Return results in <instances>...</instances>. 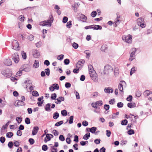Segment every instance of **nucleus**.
<instances>
[{
  "label": "nucleus",
  "instance_id": "nucleus-1",
  "mask_svg": "<svg viewBox=\"0 0 152 152\" xmlns=\"http://www.w3.org/2000/svg\"><path fill=\"white\" fill-rule=\"evenodd\" d=\"M89 72L90 76L92 79L95 82L97 81L98 80L97 75L95 71L94 70L92 65H90L88 66Z\"/></svg>",
  "mask_w": 152,
  "mask_h": 152
},
{
  "label": "nucleus",
  "instance_id": "nucleus-2",
  "mask_svg": "<svg viewBox=\"0 0 152 152\" xmlns=\"http://www.w3.org/2000/svg\"><path fill=\"white\" fill-rule=\"evenodd\" d=\"M53 19L52 15H51L49 16L48 19L40 22L39 24V26H42L50 27L52 25V23L53 22Z\"/></svg>",
  "mask_w": 152,
  "mask_h": 152
},
{
  "label": "nucleus",
  "instance_id": "nucleus-3",
  "mask_svg": "<svg viewBox=\"0 0 152 152\" xmlns=\"http://www.w3.org/2000/svg\"><path fill=\"white\" fill-rule=\"evenodd\" d=\"M113 69L112 67L109 65H106L104 67V74L105 75H108L111 72H113Z\"/></svg>",
  "mask_w": 152,
  "mask_h": 152
},
{
  "label": "nucleus",
  "instance_id": "nucleus-4",
  "mask_svg": "<svg viewBox=\"0 0 152 152\" xmlns=\"http://www.w3.org/2000/svg\"><path fill=\"white\" fill-rule=\"evenodd\" d=\"M132 37V35L128 34L127 35H124L122 37L123 40L128 43H131Z\"/></svg>",
  "mask_w": 152,
  "mask_h": 152
},
{
  "label": "nucleus",
  "instance_id": "nucleus-5",
  "mask_svg": "<svg viewBox=\"0 0 152 152\" xmlns=\"http://www.w3.org/2000/svg\"><path fill=\"white\" fill-rule=\"evenodd\" d=\"M136 49L135 48H133L132 49V52L130 53L129 59V61H132L135 58V54L136 51Z\"/></svg>",
  "mask_w": 152,
  "mask_h": 152
},
{
  "label": "nucleus",
  "instance_id": "nucleus-6",
  "mask_svg": "<svg viewBox=\"0 0 152 152\" xmlns=\"http://www.w3.org/2000/svg\"><path fill=\"white\" fill-rule=\"evenodd\" d=\"M19 45L18 42L16 40H14L12 43V48L16 50H19L20 47Z\"/></svg>",
  "mask_w": 152,
  "mask_h": 152
},
{
  "label": "nucleus",
  "instance_id": "nucleus-7",
  "mask_svg": "<svg viewBox=\"0 0 152 152\" xmlns=\"http://www.w3.org/2000/svg\"><path fill=\"white\" fill-rule=\"evenodd\" d=\"M137 22L138 26H140L142 28H145V24H144L143 19L142 18H139L137 20Z\"/></svg>",
  "mask_w": 152,
  "mask_h": 152
},
{
  "label": "nucleus",
  "instance_id": "nucleus-8",
  "mask_svg": "<svg viewBox=\"0 0 152 152\" xmlns=\"http://www.w3.org/2000/svg\"><path fill=\"white\" fill-rule=\"evenodd\" d=\"M12 59L16 64L18 63L19 61V56L17 53H14L12 55Z\"/></svg>",
  "mask_w": 152,
  "mask_h": 152
},
{
  "label": "nucleus",
  "instance_id": "nucleus-9",
  "mask_svg": "<svg viewBox=\"0 0 152 152\" xmlns=\"http://www.w3.org/2000/svg\"><path fill=\"white\" fill-rule=\"evenodd\" d=\"M1 74L5 76L9 77L12 75V73L10 72V70L8 69H5L2 71L1 72Z\"/></svg>",
  "mask_w": 152,
  "mask_h": 152
},
{
  "label": "nucleus",
  "instance_id": "nucleus-10",
  "mask_svg": "<svg viewBox=\"0 0 152 152\" xmlns=\"http://www.w3.org/2000/svg\"><path fill=\"white\" fill-rule=\"evenodd\" d=\"M126 84V83L124 81H121L120 82L119 85L118 86V88L119 91L122 93L123 94V86Z\"/></svg>",
  "mask_w": 152,
  "mask_h": 152
},
{
  "label": "nucleus",
  "instance_id": "nucleus-11",
  "mask_svg": "<svg viewBox=\"0 0 152 152\" xmlns=\"http://www.w3.org/2000/svg\"><path fill=\"white\" fill-rule=\"evenodd\" d=\"M23 105H24V102L20 100H17L15 102V106L19 107Z\"/></svg>",
  "mask_w": 152,
  "mask_h": 152
},
{
  "label": "nucleus",
  "instance_id": "nucleus-12",
  "mask_svg": "<svg viewBox=\"0 0 152 152\" xmlns=\"http://www.w3.org/2000/svg\"><path fill=\"white\" fill-rule=\"evenodd\" d=\"M28 84H29V89L30 90V92H31L33 89V88L32 87V84L31 83V81L30 80H28V83L27 85H26V88H28Z\"/></svg>",
  "mask_w": 152,
  "mask_h": 152
},
{
  "label": "nucleus",
  "instance_id": "nucleus-13",
  "mask_svg": "<svg viewBox=\"0 0 152 152\" xmlns=\"http://www.w3.org/2000/svg\"><path fill=\"white\" fill-rule=\"evenodd\" d=\"M104 92L107 93H112L113 92V90L110 87L105 88L104 89Z\"/></svg>",
  "mask_w": 152,
  "mask_h": 152
},
{
  "label": "nucleus",
  "instance_id": "nucleus-14",
  "mask_svg": "<svg viewBox=\"0 0 152 152\" xmlns=\"http://www.w3.org/2000/svg\"><path fill=\"white\" fill-rule=\"evenodd\" d=\"M80 18L81 21L84 22H86L87 18L84 15L81 14L80 16Z\"/></svg>",
  "mask_w": 152,
  "mask_h": 152
},
{
  "label": "nucleus",
  "instance_id": "nucleus-15",
  "mask_svg": "<svg viewBox=\"0 0 152 152\" xmlns=\"http://www.w3.org/2000/svg\"><path fill=\"white\" fill-rule=\"evenodd\" d=\"M39 130V128L37 126H34L33 128L32 131V134L33 135H35L38 132Z\"/></svg>",
  "mask_w": 152,
  "mask_h": 152
},
{
  "label": "nucleus",
  "instance_id": "nucleus-16",
  "mask_svg": "<svg viewBox=\"0 0 152 152\" xmlns=\"http://www.w3.org/2000/svg\"><path fill=\"white\" fill-rule=\"evenodd\" d=\"M26 65H23L22 67L20 68L21 70H23L25 72H28L29 71L30 69L29 68L26 67Z\"/></svg>",
  "mask_w": 152,
  "mask_h": 152
},
{
  "label": "nucleus",
  "instance_id": "nucleus-17",
  "mask_svg": "<svg viewBox=\"0 0 152 152\" xmlns=\"http://www.w3.org/2000/svg\"><path fill=\"white\" fill-rule=\"evenodd\" d=\"M39 64L38 60H35L34 63L33 65V67L35 68H37L39 67Z\"/></svg>",
  "mask_w": 152,
  "mask_h": 152
},
{
  "label": "nucleus",
  "instance_id": "nucleus-18",
  "mask_svg": "<svg viewBox=\"0 0 152 152\" xmlns=\"http://www.w3.org/2000/svg\"><path fill=\"white\" fill-rule=\"evenodd\" d=\"M93 29L94 30H101L102 29V26L99 25H93Z\"/></svg>",
  "mask_w": 152,
  "mask_h": 152
},
{
  "label": "nucleus",
  "instance_id": "nucleus-19",
  "mask_svg": "<svg viewBox=\"0 0 152 152\" xmlns=\"http://www.w3.org/2000/svg\"><path fill=\"white\" fill-rule=\"evenodd\" d=\"M51 139L50 134H46V137L44 139V141L45 142H46L48 141H50Z\"/></svg>",
  "mask_w": 152,
  "mask_h": 152
},
{
  "label": "nucleus",
  "instance_id": "nucleus-20",
  "mask_svg": "<svg viewBox=\"0 0 152 152\" xmlns=\"http://www.w3.org/2000/svg\"><path fill=\"white\" fill-rule=\"evenodd\" d=\"M4 63L5 65L7 66H10L12 64V62L10 59L6 60Z\"/></svg>",
  "mask_w": 152,
  "mask_h": 152
},
{
  "label": "nucleus",
  "instance_id": "nucleus-21",
  "mask_svg": "<svg viewBox=\"0 0 152 152\" xmlns=\"http://www.w3.org/2000/svg\"><path fill=\"white\" fill-rule=\"evenodd\" d=\"M127 106L130 108H132L136 107V104L135 103H129L127 104Z\"/></svg>",
  "mask_w": 152,
  "mask_h": 152
},
{
  "label": "nucleus",
  "instance_id": "nucleus-22",
  "mask_svg": "<svg viewBox=\"0 0 152 152\" xmlns=\"http://www.w3.org/2000/svg\"><path fill=\"white\" fill-rule=\"evenodd\" d=\"M90 137V134L89 133L86 134L83 137V138L85 140H87L89 137Z\"/></svg>",
  "mask_w": 152,
  "mask_h": 152
},
{
  "label": "nucleus",
  "instance_id": "nucleus-23",
  "mask_svg": "<svg viewBox=\"0 0 152 152\" xmlns=\"http://www.w3.org/2000/svg\"><path fill=\"white\" fill-rule=\"evenodd\" d=\"M137 69V68L136 67H133L131 69L130 73V75H132V74L134 73Z\"/></svg>",
  "mask_w": 152,
  "mask_h": 152
},
{
  "label": "nucleus",
  "instance_id": "nucleus-24",
  "mask_svg": "<svg viewBox=\"0 0 152 152\" xmlns=\"http://www.w3.org/2000/svg\"><path fill=\"white\" fill-rule=\"evenodd\" d=\"M50 103L47 104L45 106V110L47 111H50Z\"/></svg>",
  "mask_w": 152,
  "mask_h": 152
},
{
  "label": "nucleus",
  "instance_id": "nucleus-25",
  "mask_svg": "<svg viewBox=\"0 0 152 152\" xmlns=\"http://www.w3.org/2000/svg\"><path fill=\"white\" fill-rule=\"evenodd\" d=\"M89 131L92 133H95V131H96L97 128L96 127H93L90 128H88Z\"/></svg>",
  "mask_w": 152,
  "mask_h": 152
},
{
  "label": "nucleus",
  "instance_id": "nucleus-26",
  "mask_svg": "<svg viewBox=\"0 0 152 152\" xmlns=\"http://www.w3.org/2000/svg\"><path fill=\"white\" fill-rule=\"evenodd\" d=\"M11 122V121H9L5 125H3L1 128V131L4 130V129H6L9 124Z\"/></svg>",
  "mask_w": 152,
  "mask_h": 152
},
{
  "label": "nucleus",
  "instance_id": "nucleus-27",
  "mask_svg": "<svg viewBox=\"0 0 152 152\" xmlns=\"http://www.w3.org/2000/svg\"><path fill=\"white\" fill-rule=\"evenodd\" d=\"M120 20H119V17H117V18L114 20V23L115 25L117 26L120 23Z\"/></svg>",
  "mask_w": 152,
  "mask_h": 152
},
{
  "label": "nucleus",
  "instance_id": "nucleus-28",
  "mask_svg": "<svg viewBox=\"0 0 152 152\" xmlns=\"http://www.w3.org/2000/svg\"><path fill=\"white\" fill-rule=\"evenodd\" d=\"M27 38L28 40L31 41L34 39V37L33 35L30 34L28 36Z\"/></svg>",
  "mask_w": 152,
  "mask_h": 152
},
{
  "label": "nucleus",
  "instance_id": "nucleus-29",
  "mask_svg": "<svg viewBox=\"0 0 152 152\" xmlns=\"http://www.w3.org/2000/svg\"><path fill=\"white\" fill-rule=\"evenodd\" d=\"M59 116V113L58 112H56L53 114V118L54 119H56L58 118Z\"/></svg>",
  "mask_w": 152,
  "mask_h": 152
},
{
  "label": "nucleus",
  "instance_id": "nucleus-30",
  "mask_svg": "<svg viewBox=\"0 0 152 152\" xmlns=\"http://www.w3.org/2000/svg\"><path fill=\"white\" fill-rule=\"evenodd\" d=\"M107 49V45H102L101 48V50L102 51L105 52V50Z\"/></svg>",
  "mask_w": 152,
  "mask_h": 152
},
{
  "label": "nucleus",
  "instance_id": "nucleus-31",
  "mask_svg": "<svg viewBox=\"0 0 152 152\" xmlns=\"http://www.w3.org/2000/svg\"><path fill=\"white\" fill-rule=\"evenodd\" d=\"M152 94V92L148 90L144 92L145 95L146 96H148L149 95Z\"/></svg>",
  "mask_w": 152,
  "mask_h": 152
},
{
  "label": "nucleus",
  "instance_id": "nucleus-32",
  "mask_svg": "<svg viewBox=\"0 0 152 152\" xmlns=\"http://www.w3.org/2000/svg\"><path fill=\"white\" fill-rule=\"evenodd\" d=\"M128 121L127 120L125 119L121 121V124L122 125H126L127 124Z\"/></svg>",
  "mask_w": 152,
  "mask_h": 152
},
{
  "label": "nucleus",
  "instance_id": "nucleus-33",
  "mask_svg": "<svg viewBox=\"0 0 152 152\" xmlns=\"http://www.w3.org/2000/svg\"><path fill=\"white\" fill-rule=\"evenodd\" d=\"M76 67L78 68H80L82 67L83 65L81 64V62L78 61L76 64Z\"/></svg>",
  "mask_w": 152,
  "mask_h": 152
},
{
  "label": "nucleus",
  "instance_id": "nucleus-34",
  "mask_svg": "<svg viewBox=\"0 0 152 152\" xmlns=\"http://www.w3.org/2000/svg\"><path fill=\"white\" fill-rule=\"evenodd\" d=\"M13 136V134L11 132H8L6 134V136L8 138H11Z\"/></svg>",
  "mask_w": 152,
  "mask_h": 152
},
{
  "label": "nucleus",
  "instance_id": "nucleus-35",
  "mask_svg": "<svg viewBox=\"0 0 152 152\" xmlns=\"http://www.w3.org/2000/svg\"><path fill=\"white\" fill-rule=\"evenodd\" d=\"M57 96L56 94L54 93L51 94V99L52 100L55 99Z\"/></svg>",
  "mask_w": 152,
  "mask_h": 152
},
{
  "label": "nucleus",
  "instance_id": "nucleus-36",
  "mask_svg": "<svg viewBox=\"0 0 152 152\" xmlns=\"http://www.w3.org/2000/svg\"><path fill=\"white\" fill-rule=\"evenodd\" d=\"M21 54L23 58L24 59H26L27 57L26 53H25L24 51H22L21 52Z\"/></svg>",
  "mask_w": 152,
  "mask_h": 152
},
{
  "label": "nucleus",
  "instance_id": "nucleus-37",
  "mask_svg": "<svg viewBox=\"0 0 152 152\" xmlns=\"http://www.w3.org/2000/svg\"><path fill=\"white\" fill-rule=\"evenodd\" d=\"M45 72L46 73V75L48 76L50 75V70L49 69L47 68L45 69Z\"/></svg>",
  "mask_w": 152,
  "mask_h": 152
},
{
  "label": "nucleus",
  "instance_id": "nucleus-38",
  "mask_svg": "<svg viewBox=\"0 0 152 152\" xmlns=\"http://www.w3.org/2000/svg\"><path fill=\"white\" fill-rule=\"evenodd\" d=\"M61 114L63 116H66L67 115V112L65 110H63L61 111Z\"/></svg>",
  "mask_w": 152,
  "mask_h": 152
},
{
  "label": "nucleus",
  "instance_id": "nucleus-39",
  "mask_svg": "<svg viewBox=\"0 0 152 152\" xmlns=\"http://www.w3.org/2000/svg\"><path fill=\"white\" fill-rule=\"evenodd\" d=\"M32 95L34 96H37L39 95V94L37 91H34L32 92Z\"/></svg>",
  "mask_w": 152,
  "mask_h": 152
},
{
  "label": "nucleus",
  "instance_id": "nucleus-40",
  "mask_svg": "<svg viewBox=\"0 0 152 152\" xmlns=\"http://www.w3.org/2000/svg\"><path fill=\"white\" fill-rule=\"evenodd\" d=\"M63 121H59V122H58L56 123L55 124V126H60L61 125V124H63Z\"/></svg>",
  "mask_w": 152,
  "mask_h": 152
},
{
  "label": "nucleus",
  "instance_id": "nucleus-41",
  "mask_svg": "<svg viewBox=\"0 0 152 152\" xmlns=\"http://www.w3.org/2000/svg\"><path fill=\"white\" fill-rule=\"evenodd\" d=\"M72 21H69L67 23L66 26L68 28H70L72 26Z\"/></svg>",
  "mask_w": 152,
  "mask_h": 152
},
{
  "label": "nucleus",
  "instance_id": "nucleus-42",
  "mask_svg": "<svg viewBox=\"0 0 152 152\" xmlns=\"http://www.w3.org/2000/svg\"><path fill=\"white\" fill-rule=\"evenodd\" d=\"M16 121L18 124H20L22 121V118L21 117H18L16 118Z\"/></svg>",
  "mask_w": 152,
  "mask_h": 152
},
{
  "label": "nucleus",
  "instance_id": "nucleus-43",
  "mask_svg": "<svg viewBox=\"0 0 152 152\" xmlns=\"http://www.w3.org/2000/svg\"><path fill=\"white\" fill-rule=\"evenodd\" d=\"M134 132L133 129H131L128 131V134L130 135L134 134Z\"/></svg>",
  "mask_w": 152,
  "mask_h": 152
},
{
  "label": "nucleus",
  "instance_id": "nucleus-44",
  "mask_svg": "<svg viewBox=\"0 0 152 152\" xmlns=\"http://www.w3.org/2000/svg\"><path fill=\"white\" fill-rule=\"evenodd\" d=\"M95 103H96L97 106H101L103 104L102 102V100L96 101Z\"/></svg>",
  "mask_w": 152,
  "mask_h": 152
},
{
  "label": "nucleus",
  "instance_id": "nucleus-45",
  "mask_svg": "<svg viewBox=\"0 0 152 152\" xmlns=\"http://www.w3.org/2000/svg\"><path fill=\"white\" fill-rule=\"evenodd\" d=\"M117 106L118 108H121L123 107L124 104L121 102H119L117 103Z\"/></svg>",
  "mask_w": 152,
  "mask_h": 152
},
{
  "label": "nucleus",
  "instance_id": "nucleus-46",
  "mask_svg": "<svg viewBox=\"0 0 152 152\" xmlns=\"http://www.w3.org/2000/svg\"><path fill=\"white\" fill-rule=\"evenodd\" d=\"M84 53L86 54V58H89L90 55V53L89 51L88 50H86L84 52Z\"/></svg>",
  "mask_w": 152,
  "mask_h": 152
},
{
  "label": "nucleus",
  "instance_id": "nucleus-47",
  "mask_svg": "<svg viewBox=\"0 0 152 152\" xmlns=\"http://www.w3.org/2000/svg\"><path fill=\"white\" fill-rule=\"evenodd\" d=\"M42 44V42L40 41L36 44V46L37 48H39L41 46Z\"/></svg>",
  "mask_w": 152,
  "mask_h": 152
},
{
  "label": "nucleus",
  "instance_id": "nucleus-48",
  "mask_svg": "<svg viewBox=\"0 0 152 152\" xmlns=\"http://www.w3.org/2000/svg\"><path fill=\"white\" fill-rule=\"evenodd\" d=\"M53 86L54 88V89L58 90L59 89V86L57 84H54L53 85Z\"/></svg>",
  "mask_w": 152,
  "mask_h": 152
},
{
  "label": "nucleus",
  "instance_id": "nucleus-49",
  "mask_svg": "<svg viewBox=\"0 0 152 152\" xmlns=\"http://www.w3.org/2000/svg\"><path fill=\"white\" fill-rule=\"evenodd\" d=\"M25 122L27 124H29L30 123V119L28 118H25Z\"/></svg>",
  "mask_w": 152,
  "mask_h": 152
},
{
  "label": "nucleus",
  "instance_id": "nucleus-50",
  "mask_svg": "<svg viewBox=\"0 0 152 152\" xmlns=\"http://www.w3.org/2000/svg\"><path fill=\"white\" fill-rule=\"evenodd\" d=\"M42 150L45 151L48 149V146L46 145H44L42 147Z\"/></svg>",
  "mask_w": 152,
  "mask_h": 152
},
{
  "label": "nucleus",
  "instance_id": "nucleus-51",
  "mask_svg": "<svg viewBox=\"0 0 152 152\" xmlns=\"http://www.w3.org/2000/svg\"><path fill=\"white\" fill-rule=\"evenodd\" d=\"M74 92V93H75V94L76 99H80V96H79V93L77 92L76 91H75Z\"/></svg>",
  "mask_w": 152,
  "mask_h": 152
},
{
  "label": "nucleus",
  "instance_id": "nucleus-52",
  "mask_svg": "<svg viewBox=\"0 0 152 152\" xmlns=\"http://www.w3.org/2000/svg\"><path fill=\"white\" fill-rule=\"evenodd\" d=\"M74 117L73 116H71L69 117V124H72L73 122Z\"/></svg>",
  "mask_w": 152,
  "mask_h": 152
},
{
  "label": "nucleus",
  "instance_id": "nucleus-53",
  "mask_svg": "<svg viewBox=\"0 0 152 152\" xmlns=\"http://www.w3.org/2000/svg\"><path fill=\"white\" fill-rule=\"evenodd\" d=\"M73 48L75 49H77L78 47V44L74 42L72 45Z\"/></svg>",
  "mask_w": 152,
  "mask_h": 152
},
{
  "label": "nucleus",
  "instance_id": "nucleus-54",
  "mask_svg": "<svg viewBox=\"0 0 152 152\" xmlns=\"http://www.w3.org/2000/svg\"><path fill=\"white\" fill-rule=\"evenodd\" d=\"M24 18L23 15H21L19 17V20L21 21H23L24 20Z\"/></svg>",
  "mask_w": 152,
  "mask_h": 152
},
{
  "label": "nucleus",
  "instance_id": "nucleus-55",
  "mask_svg": "<svg viewBox=\"0 0 152 152\" xmlns=\"http://www.w3.org/2000/svg\"><path fill=\"white\" fill-rule=\"evenodd\" d=\"M136 96L137 97H139L141 96V93L140 91H138L136 92Z\"/></svg>",
  "mask_w": 152,
  "mask_h": 152
},
{
  "label": "nucleus",
  "instance_id": "nucleus-56",
  "mask_svg": "<svg viewBox=\"0 0 152 152\" xmlns=\"http://www.w3.org/2000/svg\"><path fill=\"white\" fill-rule=\"evenodd\" d=\"M13 144L12 142L10 141L9 142L8 146L10 148H12V147Z\"/></svg>",
  "mask_w": 152,
  "mask_h": 152
},
{
  "label": "nucleus",
  "instance_id": "nucleus-57",
  "mask_svg": "<svg viewBox=\"0 0 152 152\" xmlns=\"http://www.w3.org/2000/svg\"><path fill=\"white\" fill-rule=\"evenodd\" d=\"M5 140V138L4 137H1L0 138V141L1 143H3Z\"/></svg>",
  "mask_w": 152,
  "mask_h": 152
},
{
  "label": "nucleus",
  "instance_id": "nucleus-58",
  "mask_svg": "<svg viewBox=\"0 0 152 152\" xmlns=\"http://www.w3.org/2000/svg\"><path fill=\"white\" fill-rule=\"evenodd\" d=\"M65 86L66 88H69L70 87L71 85L69 83L67 82L65 83Z\"/></svg>",
  "mask_w": 152,
  "mask_h": 152
},
{
  "label": "nucleus",
  "instance_id": "nucleus-59",
  "mask_svg": "<svg viewBox=\"0 0 152 152\" xmlns=\"http://www.w3.org/2000/svg\"><path fill=\"white\" fill-rule=\"evenodd\" d=\"M132 96L130 95L127 98L126 100L128 101L131 102L132 100Z\"/></svg>",
  "mask_w": 152,
  "mask_h": 152
},
{
  "label": "nucleus",
  "instance_id": "nucleus-60",
  "mask_svg": "<svg viewBox=\"0 0 152 152\" xmlns=\"http://www.w3.org/2000/svg\"><path fill=\"white\" fill-rule=\"evenodd\" d=\"M64 55L63 54H61L58 56L57 59L58 60H62L63 58Z\"/></svg>",
  "mask_w": 152,
  "mask_h": 152
},
{
  "label": "nucleus",
  "instance_id": "nucleus-61",
  "mask_svg": "<svg viewBox=\"0 0 152 152\" xmlns=\"http://www.w3.org/2000/svg\"><path fill=\"white\" fill-rule=\"evenodd\" d=\"M68 18L67 17L64 16L63 18L62 22L64 23H65L67 22Z\"/></svg>",
  "mask_w": 152,
  "mask_h": 152
},
{
  "label": "nucleus",
  "instance_id": "nucleus-62",
  "mask_svg": "<svg viewBox=\"0 0 152 152\" xmlns=\"http://www.w3.org/2000/svg\"><path fill=\"white\" fill-rule=\"evenodd\" d=\"M96 14L97 12L96 11H93L91 12V15L92 17L94 18L95 17Z\"/></svg>",
  "mask_w": 152,
  "mask_h": 152
},
{
  "label": "nucleus",
  "instance_id": "nucleus-63",
  "mask_svg": "<svg viewBox=\"0 0 152 152\" xmlns=\"http://www.w3.org/2000/svg\"><path fill=\"white\" fill-rule=\"evenodd\" d=\"M69 62V60L68 59H66L64 61V63L66 65L68 64Z\"/></svg>",
  "mask_w": 152,
  "mask_h": 152
},
{
  "label": "nucleus",
  "instance_id": "nucleus-64",
  "mask_svg": "<svg viewBox=\"0 0 152 152\" xmlns=\"http://www.w3.org/2000/svg\"><path fill=\"white\" fill-rule=\"evenodd\" d=\"M100 94L97 92H95L93 93V96L94 97H97L98 96H99Z\"/></svg>",
  "mask_w": 152,
  "mask_h": 152
}]
</instances>
